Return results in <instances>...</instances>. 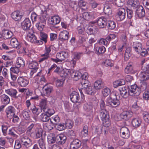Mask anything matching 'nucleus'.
I'll return each mask as SVG.
<instances>
[{
	"mask_svg": "<svg viewBox=\"0 0 149 149\" xmlns=\"http://www.w3.org/2000/svg\"><path fill=\"white\" fill-rule=\"evenodd\" d=\"M82 90L79 89V91L81 94L82 98L84 97L82 90L84 91L87 94L93 95L96 92V91L92 86L91 85L90 82L88 80H86L82 82Z\"/></svg>",
	"mask_w": 149,
	"mask_h": 149,
	"instance_id": "obj_1",
	"label": "nucleus"
},
{
	"mask_svg": "<svg viewBox=\"0 0 149 149\" xmlns=\"http://www.w3.org/2000/svg\"><path fill=\"white\" fill-rule=\"evenodd\" d=\"M147 85L146 84L141 86L140 89L136 85H132L128 87L129 95L131 96H137L140 93L141 90H143L146 89Z\"/></svg>",
	"mask_w": 149,
	"mask_h": 149,
	"instance_id": "obj_2",
	"label": "nucleus"
},
{
	"mask_svg": "<svg viewBox=\"0 0 149 149\" xmlns=\"http://www.w3.org/2000/svg\"><path fill=\"white\" fill-rule=\"evenodd\" d=\"M107 105L113 107H118L120 104L119 100L117 99L116 94L112 93L109 97H108L106 101Z\"/></svg>",
	"mask_w": 149,
	"mask_h": 149,
	"instance_id": "obj_3",
	"label": "nucleus"
},
{
	"mask_svg": "<svg viewBox=\"0 0 149 149\" xmlns=\"http://www.w3.org/2000/svg\"><path fill=\"white\" fill-rule=\"evenodd\" d=\"M142 71L141 72L138 76V78L141 81H146L149 79V66L148 65H145L142 67Z\"/></svg>",
	"mask_w": 149,
	"mask_h": 149,
	"instance_id": "obj_4",
	"label": "nucleus"
},
{
	"mask_svg": "<svg viewBox=\"0 0 149 149\" xmlns=\"http://www.w3.org/2000/svg\"><path fill=\"white\" fill-rule=\"evenodd\" d=\"M100 116L103 125L106 127H109L110 125V122L107 111L105 109L101 110Z\"/></svg>",
	"mask_w": 149,
	"mask_h": 149,
	"instance_id": "obj_5",
	"label": "nucleus"
},
{
	"mask_svg": "<svg viewBox=\"0 0 149 149\" xmlns=\"http://www.w3.org/2000/svg\"><path fill=\"white\" fill-rule=\"evenodd\" d=\"M100 116L103 125L106 127H109L110 125V122L107 111L105 109L101 110Z\"/></svg>",
	"mask_w": 149,
	"mask_h": 149,
	"instance_id": "obj_6",
	"label": "nucleus"
},
{
	"mask_svg": "<svg viewBox=\"0 0 149 149\" xmlns=\"http://www.w3.org/2000/svg\"><path fill=\"white\" fill-rule=\"evenodd\" d=\"M68 57V53L65 52H58L56 55V58H51V60L58 63L62 62Z\"/></svg>",
	"mask_w": 149,
	"mask_h": 149,
	"instance_id": "obj_7",
	"label": "nucleus"
},
{
	"mask_svg": "<svg viewBox=\"0 0 149 149\" xmlns=\"http://www.w3.org/2000/svg\"><path fill=\"white\" fill-rule=\"evenodd\" d=\"M20 139L22 145L26 148L29 147L32 144V140L27 136L22 135Z\"/></svg>",
	"mask_w": 149,
	"mask_h": 149,
	"instance_id": "obj_8",
	"label": "nucleus"
},
{
	"mask_svg": "<svg viewBox=\"0 0 149 149\" xmlns=\"http://www.w3.org/2000/svg\"><path fill=\"white\" fill-rule=\"evenodd\" d=\"M120 134L121 137L125 139H128L130 136V132L129 129L126 127H123L121 128Z\"/></svg>",
	"mask_w": 149,
	"mask_h": 149,
	"instance_id": "obj_9",
	"label": "nucleus"
},
{
	"mask_svg": "<svg viewBox=\"0 0 149 149\" xmlns=\"http://www.w3.org/2000/svg\"><path fill=\"white\" fill-rule=\"evenodd\" d=\"M125 10L123 8H119L116 15L117 20L121 21L124 19L125 17Z\"/></svg>",
	"mask_w": 149,
	"mask_h": 149,
	"instance_id": "obj_10",
	"label": "nucleus"
},
{
	"mask_svg": "<svg viewBox=\"0 0 149 149\" xmlns=\"http://www.w3.org/2000/svg\"><path fill=\"white\" fill-rule=\"evenodd\" d=\"M133 113L131 111H123L119 115L121 119L127 120L132 116Z\"/></svg>",
	"mask_w": 149,
	"mask_h": 149,
	"instance_id": "obj_11",
	"label": "nucleus"
},
{
	"mask_svg": "<svg viewBox=\"0 0 149 149\" xmlns=\"http://www.w3.org/2000/svg\"><path fill=\"white\" fill-rule=\"evenodd\" d=\"M26 39L31 42H35L37 41V38L34 35L33 32L31 29L29 30L27 32Z\"/></svg>",
	"mask_w": 149,
	"mask_h": 149,
	"instance_id": "obj_12",
	"label": "nucleus"
},
{
	"mask_svg": "<svg viewBox=\"0 0 149 149\" xmlns=\"http://www.w3.org/2000/svg\"><path fill=\"white\" fill-rule=\"evenodd\" d=\"M125 71L126 73L130 74H135L137 71L132 63H129L128 64L125 69Z\"/></svg>",
	"mask_w": 149,
	"mask_h": 149,
	"instance_id": "obj_13",
	"label": "nucleus"
},
{
	"mask_svg": "<svg viewBox=\"0 0 149 149\" xmlns=\"http://www.w3.org/2000/svg\"><path fill=\"white\" fill-rule=\"evenodd\" d=\"M24 47L22 50L20 49L19 52L21 53H24L25 55L30 57L31 55V49L29 48V45L25 42H24L23 44Z\"/></svg>",
	"mask_w": 149,
	"mask_h": 149,
	"instance_id": "obj_14",
	"label": "nucleus"
},
{
	"mask_svg": "<svg viewBox=\"0 0 149 149\" xmlns=\"http://www.w3.org/2000/svg\"><path fill=\"white\" fill-rule=\"evenodd\" d=\"M17 81L18 84L22 87L26 86L29 83V79L23 77H19Z\"/></svg>",
	"mask_w": 149,
	"mask_h": 149,
	"instance_id": "obj_15",
	"label": "nucleus"
},
{
	"mask_svg": "<svg viewBox=\"0 0 149 149\" xmlns=\"http://www.w3.org/2000/svg\"><path fill=\"white\" fill-rule=\"evenodd\" d=\"M23 15V14L21 12L16 11L12 13L11 16L13 19L15 21H19L22 20Z\"/></svg>",
	"mask_w": 149,
	"mask_h": 149,
	"instance_id": "obj_16",
	"label": "nucleus"
},
{
	"mask_svg": "<svg viewBox=\"0 0 149 149\" xmlns=\"http://www.w3.org/2000/svg\"><path fill=\"white\" fill-rule=\"evenodd\" d=\"M38 63L36 61H33L29 63L28 67L31 69L30 74L31 75L35 73L38 69Z\"/></svg>",
	"mask_w": 149,
	"mask_h": 149,
	"instance_id": "obj_17",
	"label": "nucleus"
},
{
	"mask_svg": "<svg viewBox=\"0 0 149 149\" xmlns=\"http://www.w3.org/2000/svg\"><path fill=\"white\" fill-rule=\"evenodd\" d=\"M67 138L63 134H60L57 135L56 137V141L59 144H62L65 143Z\"/></svg>",
	"mask_w": 149,
	"mask_h": 149,
	"instance_id": "obj_18",
	"label": "nucleus"
},
{
	"mask_svg": "<svg viewBox=\"0 0 149 149\" xmlns=\"http://www.w3.org/2000/svg\"><path fill=\"white\" fill-rule=\"evenodd\" d=\"M60 21L61 19L57 15L52 17L48 20L49 23L53 25H55L59 24Z\"/></svg>",
	"mask_w": 149,
	"mask_h": 149,
	"instance_id": "obj_19",
	"label": "nucleus"
},
{
	"mask_svg": "<svg viewBox=\"0 0 149 149\" xmlns=\"http://www.w3.org/2000/svg\"><path fill=\"white\" fill-rule=\"evenodd\" d=\"M31 25L30 21L29 19H25L21 23L22 28L24 30H28Z\"/></svg>",
	"mask_w": 149,
	"mask_h": 149,
	"instance_id": "obj_20",
	"label": "nucleus"
},
{
	"mask_svg": "<svg viewBox=\"0 0 149 149\" xmlns=\"http://www.w3.org/2000/svg\"><path fill=\"white\" fill-rule=\"evenodd\" d=\"M107 22V19L105 18L101 17L98 19L97 25L100 28H104L106 25Z\"/></svg>",
	"mask_w": 149,
	"mask_h": 149,
	"instance_id": "obj_21",
	"label": "nucleus"
},
{
	"mask_svg": "<svg viewBox=\"0 0 149 149\" xmlns=\"http://www.w3.org/2000/svg\"><path fill=\"white\" fill-rule=\"evenodd\" d=\"M81 142L78 139L74 140L70 144V149H78L81 146Z\"/></svg>",
	"mask_w": 149,
	"mask_h": 149,
	"instance_id": "obj_22",
	"label": "nucleus"
},
{
	"mask_svg": "<svg viewBox=\"0 0 149 149\" xmlns=\"http://www.w3.org/2000/svg\"><path fill=\"white\" fill-rule=\"evenodd\" d=\"M15 112V108L12 106L8 107L6 110V112L7 117L9 118L13 117L14 115Z\"/></svg>",
	"mask_w": 149,
	"mask_h": 149,
	"instance_id": "obj_23",
	"label": "nucleus"
},
{
	"mask_svg": "<svg viewBox=\"0 0 149 149\" xmlns=\"http://www.w3.org/2000/svg\"><path fill=\"white\" fill-rule=\"evenodd\" d=\"M69 32L67 31H61L59 34V39L63 41L67 40L69 38Z\"/></svg>",
	"mask_w": 149,
	"mask_h": 149,
	"instance_id": "obj_24",
	"label": "nucleus"
},
{
	"mask_svg": "<svg viewBox=\"0 0 149 149\" xmlns=\"http://www.w3.org/2000/svg\"><path fill=\"white\" fill-rule=\"evenodd\" d=\"M70 99L72 102L74 103L77 102L79 98V96L78 93L75 91L72 92L70 96Z\"/></svg>",
	"mask_w": 149,
	"mask_h": 149,
	"instance_id": "obj_25",
	"label": "nucleus"
},
{
	"mask_svg": "<svg viewBox=\"0 0 149 149\" xmlns=\"http://www.w3.org/2000/svg\"><path fill=\"white\" fill-rule=\"evenodd\" d=\"M41 110H42L44 112L48 107V101L46 98L42 99L40 102L39 105Z\"/></svg>",
	"mask_w": 149,
	"mask_h": 149,
	"instance_id": "obj_26",
	"label": "nucleus"
},
{
	"mask_svg": "<svg viewBox=\"0 0 149 149\" xmlns=\"http://www.w3.org/2000/svg\"><path fill=\"white\" fill-rule=\"evenodd\" d=\"M141 123V119L138 117L133 118L132 120V125L133 127L136 128L139 127Z\"/></svg>",
	"mask_w": 149,
	"mask_h": 149,
	"instance_id": "obj_27",
	"label": "nucleus"
},
{
	"mask_svg": "<svg viewBox=\"0 0 149 149\" xmlns=\"http://www.w3.org/2000/svg\"><path fill=\"white\" fill-rule=\"evenodd\" d=\"M10 45L12 48H16L17 49H19L21 47V45L15 38H12L11 39Z\"/></svg>",
	"mask_w": 149,
	"mask_h": 149,
	"instance_id": "obj_28",
	"label": "nucleus"
},
{
	"mask_svg": "<svg viewBox=\"0 0 149 149\" xmlns=\"http://www.w3.org/2000/svg\"><path fill=\"white\" fill-rule=\"evenodd\" d=\"M103 82L102 80L98 79L95 81L94 83V88L96 90L98 91L102 88Z\"/></svg>",
	"mask_w": 149,
	"mask_h": 149,
	"instance_id": "obj_29",
	"label": "nucleus"
},
{
	"mask_svg": "<svg viewBox=\"0 0 149 149\" xmlns=\"http://www.w3.org/2000/svg\"><path fill=\"white\" fill-rule=\"evenodd\" d=\"M133 47L135 51L138 53H139L142 48L141 43L137 42L133 43Z\"/></svg>",
	"mask_w": 149,
	"mask_h": 149,
	"instance_id": "obj_30",
	"label": "nucleus"
},
{
	"mask_svg": "<svg viewBox=\"0 0 149 149\" xmlns=\"http://www.w3.org/2000/svg\"><path fill=\"white\" fill-rule=\"evenodd\" d=\"M145 11L142 6H140L136 10V17L141 18L144 16Z\"/></svg>",
	"mask_w": 149,
	"mask_h": 149,
	"instance_id": "obj_31",
	"label": "nucleus"
},
{
	"mask_svg": "<svg viewBox=\"0 0 149 149\" xmlns=\"http://www.w3.org/2000/svg\"><path fill=\"white\" fill-rule=\"evenodd\" d=\"M5 92L12 97L15 98H17L16 95L17 92L16 89L12 88L8 89L5 90Z\"/></svg>",
	"mask_w": 149,
	"mask_h": 149,
	"instance_id": "obj_32",
	"label": "nucleus"
},
{
	"mask_svg": "<svg viewBox=\"0 0 149 149\" xmlns=\"http://www.w3.org/2000/svg\"><path fill=\"white\" fill-rule=\"evenodd\" d=\"M94 12H85L82 14V17L84 19L88 20L93 17H94Z\"/></svg>",
	"mask_w": 149,
	"mask_h": 149,
	"instance_id": "obj_33",
	"label": "nucleus"
},
{
	"mask_svg": "<svg viewBox=\"0 0 149 149\" xmlns=\"http://www.w3.org/2000/svg\"><path fill=\"white\" fill-rule=\"evenodd\" d=\"M78 7L80 8L81 10H88L89 8L86 6V2L83 0H80L78 3Z\"/></svg>",
	"mask_w": 149,
	"mask_h": 149,
	"instance_id": "obj_34",
	"label": "nucleus"
},
{
	"mask_svg": "<svg viewBox=\"0 0 149 149\" xmlns=\"http://www.w3.org/2000/svg\"><path fill=\"white\" fill-rule=\"evenodd\" d=\"M81 76V73L78 71H74L73 70V72H71V77L74 78V80L77 81L78 79Z\"/></svg>",
	"mask_w": 149,
	"mask_h": 149,
	"instance_id": "obj_35",
	"label": "nucleus"
},
{
	"mask_svg": "<svg viewBox=\"0 0 149 149\" xmlns=\"http://www.w3.org/2000/svg\"><path fill=\"white\" fill-rule=\"evenodd\" d=\"M47 141L49 143H54L56 141L55 134L53 133H49L47 136Z\"/></svg>",
	"mask_w": 149,
	"mask_h": 149,
	"instance_id": "obj_36",
	"label": "nucleus"
},
{
	"mask_svg": "<svg viewBox=\"0 0 149 149\" xmlns=\"http://www.w3.org/2000/svg\"><path fill=\"white\" fill-rule=\"evenodd\" d=\"M73 72V69H64L62 72L63 75L62 76L65 77H71V72Z\"/></svg>",
	"mask_w": 149,
	"mask_h": 149,
	"instance_id": "obj_37",
	"label": "nucleus"
},
{
	"mask_svg": "<svg viewBox=\"0 0 149 149\" xmlns=\"http://www.w3.org/2000/svg\"><path fill=\"white\" fill-rule=\"evenodd\" d=\"M3 38L4 39H8L11 38L13 35L11 31L7 30L3 31Z\"/></svg>",
	"mask_w": 149,
	"mask_h": 149,
	"instance_id": "obj_38",
	"label": "nucleus"
},
{
	"mask_svg": "<svg viewBox=\"0 0 149 149\" xmlns=\"http://www.w3.org/2000/svg\"><path fill=\"white\" fill-rule=\"evenodd\" d=\"M133 143H134L133 141H131L129 143L127 147L123 148L122 149H142L141 146L139 145L135 146L133 144Z\"/></svg>",
	"mask_w": 149,
	"mask_h": 149,
	"instance_id": "obj_39",
	"label": "nucleus"
},
{
	"mask_svg": "<svg viewBox=\"0 0 149 149\" xmlns=\"http://www.w3.org/2000/svg\"><path fill=\"white\" fill-rule=\"evenodd\" d=\"M125 84V82L124 80L123 79L118 80L113 82V86L114 88H116L118 86L124 85Z\"/></svg>",
	"mask_w": 149,
	"mask_h": 149,
	"instance_id": "obj_40",
	"label": "nucleus"
},
{
	"mask_svg": "<svg viewBox=\"0 0 149 149\" xmlns=\"http://www.w3.org/2000/svg\"><path fill=\"white\" fill-rule=\"evenodd\" d=\"M126 88V87H123L120 89V95L124 98H126L129 95L128 92H127Z\"/></svg>",
	"mask_w": 149,
	"mask_h": 149,
	"instance_id": "obj_41",
	"label": "nucleus"
},
{
	"mask_svg": "<svg viewBox=\"0 0 149 149\" xmlns=\"http://www.w3.org/2000/svg\"><path fill=\"white\" fill-rule=\"evenodd\" d=\"M53 127V124L50 122H47L44 124L43 125V128L44 130L47 131L51 130Z\"/></svg>",
	"mask_w": 149,
	"mask_h": 149,
	"instance_id": "obj_42",
	"label": "nucleus"
},
{
	"mask_svg": "<svg viewBox=\"0 0 149 149\" xmlns=\"http://www.w3.org/2000/svg\"><path fill=\"white\" fill-rule=\"evenodd\" d=\"M25 64L24 61L21 57H18L16 61V66L19 67H23Z\"/></svg>",
	"mask_w": 149,
	"mask_h": 149,
	"instance_id": "obj_43",
	"label": "nucleus"
},
{
	"mask_svg": "<svg viewBox=\"0 0 149 149\" xmlns=\"http://www.w3.org/2000/svg\"><path fill=\"white\" fill-rule=\"evenodd\" d=\"M88 134V127L87 126H84L83 130L81 131L80 135L82 137H85Z\"/></svg>",
	"mask_w": 149,
	"mask_h": 149,
	"instance_id": "obj_44",
	"label": "nucleus"
},
{
	"mask_svg": "<svg viewBox=\"0 0 149 149\" xmlns=\"http://www.w3.org/2000/svg\"><path fill=\"white\" fill-rule=\"evenodd\" d=\"M1 100L2 102L6 104L9 103L10 101V99L9 97L5 94L1 95Z\"/></svg>",
	"mask_w": 149,
	"mask_h": 149,
	"instance_id": "obj_45",
	"label": "nucleus"
},
{
	"mask_svg": "<svg viewBox=\"0 0 149 149\" xmlns=\"http://www.w3.org/2000/svg\"><path fill=\"white\" fill-rule=\"evenodd\" d=\"M102 93L104 96L107 97L110 93L111 90L108 87L105 86L103 88Z\"/></svg>",
	"mask_w": 149,
	"mask_h": 149,
	"instance_id": "obj_46",
	"label": "nucleus"
},
{
	"mask_svg": "<svg viewBox=\"0 0 149 149\" xmlns=\"http://www.w3.org/2000/svg\"><path fill=\"white\" fill-rule=\"evenodd\" d=\"M128 3L131 7L134 8L138 6L139 4V2L137 0H129Z\"/></svg>",
	"mask_w": 149,
	"mask_h": 149,
	"instance_id": "obj_47",
	"label": "nucleus"
},
{
	"mask_svg": "<svg viewBox=\"0 0 149 149\" xmlns=\"http://www.w3.org/2000/svg\"><path fill=\"white\" fill-rule=\"evenodd\" d=\"M40 119L42 121L46 122L49 119V117L45 113H43L40 115Z\"/></svg>",
	"mask_w": 149,
	"mask_h": 149,
	"instance_id": "obj_48",
	"label": "nucleus"
},
{
	"mask_svg": "<svg viewBox=\"0 0 149 149\" xmlns=\"http://www.w3.org/2000/svg\"><path fill=\"white\" fill-rule=\"evenodd\" d=\"M94 49L97 54H102L105 51V47L104 46L101 47H95Z\"/></svg>",
	"mask_w": 149,
	"mask_h": 149,
	"instance_id": "obj_49",
	"label": "nucleus"
},
{
	"mask_svg": "<svg viewBox=\"0 0 149 149\" xmlns=\"http://www.w3.org/2000/svg\"><path fill=\"white\" fill-rule=\"evenodd\" d=\"M93 108L92 104L91 103H86L84 104L83 109L86 111L88 112L91 111Z\"/></svg>",
	"mask_w": 149,
	"mask_h": 149,
	"instance_id": "obj_50",
	"label": "nucleus"
},
{
	"mask_svg": "<svg viewBox=\"0 0 149 149\" xmlns=\"http://www.w3.org/2000/svg\"><path fill=\"white\" fill-rule=\"evenodd\" d=\"M60 120L59 117L57 115L51 118L50 121L53 124L57 125Z\"/></svg>",
	"mask_w": 149,
	"mask_h": 149,
	"instance_id": "obj_51",
	"label": "nucleus"
},
{
	"mask_svg": "<svg viewBox=\"0 0 149 149\" xmlns=\"http://www.w3.org/2000/svg\"><path fill=\"white\" fill-rule=\"evenodd\" d=\"M45 23L39 22L36 24V26L38 30L40 32H42L43 30Z\"/></svg>",
	"mask_w": 149,
	"mask_h": 149,
	"instance_id": "obj_52",
	"label": "nucleus"
},
{
	"mask_svg": "<svg viewBox=\"0 0 149 149\" xmlns=\"http://www.w3.org/2000/svg\"><path fill=\"white\" fill-rule=\"evenodd\" d=\"M47 15L46 11H44L43 13L41 14L40 17L41 22L45 23L46 20L47 19Z\"/></svg>",
	"mask_w": 149,
	"mask_h": 149,
	"instance_id": "obj_53",
	"label": "nucleus"
},
{
	"mask_svg": "<svg viewBox=\"0 0 149 149\" xmlns=\"http://www.w3.org/2000/svg\"><path fill=\"white\" fill-rule=\"evenodd\" d=\"M53 90L52 86H49L46 88H45L43 90V93L45 95L47 96L49 95Z\"/></svg>",
	"mask_w": 149,
	"mask_h": 149,
	"instance_id": "obj_54",
	"label": "nucleus"
},
{
	"mask_svg": "<svg viewBox=\"0 0 149 149\" xmlns=\"http://www.w3.org/2000/svg\"><path fill=\"white\" fill-rule=\"evenodd\" d=\"M104 13L108 15H110L111 14L112 11L111 8L108 6L106 5L104 6Z\"/></svg>",
	"mask_w": 149,
	"mask_h": 149,
	"instance_id": "obj_55",
	"label": "nucleus"
},
{
	"mask_svg": "<svg viewBox=\"0 0 149 149\" xmlns=\"http://www.w3.org/2000/svg\"><path fill=\"white\" fill-rule=\"evenodd\" d=\"M41 109L37 107L34 106L33 108L32 109L33 113L36 116H38L41 111Z\"/></svg>",
	"mask_w": 149,
	"mask_h": 149,
	"instance_id": "obj_56",
	"label": "nucleus"
},
{
	"mask_svg": "<svg viewBox=\"0 0 149 149\" xmlns=\"http://www.w3.org/2000/svg\"><path fill=\"white\" fill-rule=\"evenodd\" d=\"M70 6L74 10H77L79 8L78 3L75 1H71Z\"/></svg>",
	"mask_w": 149,
	"mask_h": 149,
	"instance_id": "obj_57",
	"label": "nucleus"
},
{
	"mask_svg": "<svg viewBox=\"0 0 149 149\" xmlns=\"http://www.w3.org/2000/svg\"><path fill=\"white\" fill-rule=\"evenodd\" d=\"M40 40L43 41L45 43L47 42V34L42 32H40Z\"/></svg>",
	"mask_w": 149,
	"mask_h": 149,
	"instance_id": "obj_58",
	"label": "nucleus"
},
{
	"mask_svg": "<svg viewBox=\"0 0 149 149\" xmlns=\"http://www.w3.org/2000/svg\"><path fill=\"white\" fill-rule=\"evenodd\" d=\"M41 58H39L38 60V62L40 63H42L44 61H45L49 57L43 54L41 55Z\"/></svg>",
	"mask_w": 149,
	"mask_h": 149,
	"instance_id": "obj_59",
	"label": "nucleus"
},
{
	"mask_svg": "<svg viewBox=\"0 0 149 149\" xmlns=\"http://www.w3.org/2000/svg\"><path fill=\"white\" fill-rule=\"evenodd\" d=\"M35 124L33 123L31 124L27 128L26 131V133L28 135L31 134L33 132V130Z\"/></svg>",
	"mask_w": 149,
	"mask_h": 149,
	"instance_id": "obj_60",
	"label": "nucleus"
},
{
	"mask_svg": "<svg viewBox=\"0 0 149 149\" xmlns=\"http://www.w3.org/2000/svg\"><path fill=\"white\" fill-rule=\"evenodd\" d=\"M30 112L27 111L26 109L24 110L22 113L23 117L26 120H28L29 118Z\"/></svg>",
	"mask_w": 149,
	"mask_h": 149,
	"instance_id": "obj_61",
	"label": "nucleus"
},
{
	"mask_svg": "<svg viewBox=\"0 0 149 149\" xmlns=\"http://www.w3.org/2000/svg\"><path fill=\"white\" fill-rule=\"evenodd\" d=\"M73 125V122L72 121L70 120H68L66 122L65 125V127L71 129Z\"/></svg>",
	"mask_w": 149,
	"mask_h": 149,
	"instance_id": "obj_62",
	"label": "nucleus"
},
{
	"mask_svg": "<svg viewBox=\"0 0 149 149\" xmlns=\"http://www.w3.org/2000/svg\"><path fill=\"white\" fill-rule=\"evenodd\" d=\"M108 28L109 29L113 30L114 29L116 26V23L113 21H109L108 22Z\"/></svg>",
	"mask_w": 149,
	"mask_h": 149,
	"instance_id": "obj_63",
	"label": "nucleus"
},
{
	"mask_svg": "<svg viewBox=\"0 0 149 149\" xmlns=\"http://www.w3.org/2000/svg\"><path fill=\"white\" fill-rule=\"evenodd\" d=\"M144 120L146 123L149 122V114L146 112H144L143 113Z\"/></svg>",
	"mask_w": 149,
	"mask_h": 149,
	"instance_id": "obj_64",
	"label": "nucleus"
}]
</instances>
